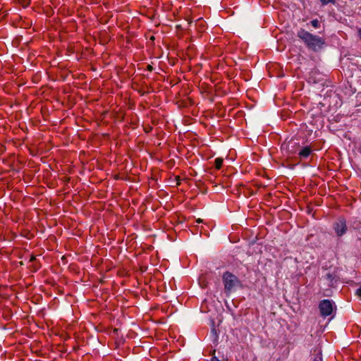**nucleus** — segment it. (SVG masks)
Masks as SVG:
<instances>
[{"mask_svg": "<svg viewBox=\"0 0 361 361\" xmlns=\"http://www.w3.org/2000/svg\"><path fill=\"white\" fill-rule=\"evenodd\" d=\"M356 294L361 299V286L357 289Z\"/></svg>", "mask_w": 361, "mask_h": 361, "instance_id": "9d476101", "label": "nucleus"}, {"mask_svg": "<svg viewBox=\"0 0 361 361\" xmlns=\"http://www.w3.org/2000/svg\"><path fill=\"white\" fill-rule=\"evenodd\" d=\"M224 159L221 157L216 158L214 160V165L216 169H220L222 166Z\"/></svg>", "mask_w": 361, "mask_h": 361, "instance_id": "0eeeda50", "label": "nucleus"}, {"mask_svg": "<svg viewBox=\"0 0 361 361\" xmlns=\"http://www.w3.org/2000/svg\"><path fill=\"white\" fill-rule=\"evenodd\" d=\"M318 307L321 316L324 318L331 315V314L334 312V310L336 308L334 302L329 299H324L321 300L319 303Z\"/></svg>", "mask_w": 361, "mask_h": 361, "instance_id": "7ed1b4c3", "label": "nucleus"}, {"mask_svg": "<svg viewBox=\"0 0 361 361\" xmlns=\"http://www.w3.org/2000/svg\"><path fill=\"white\" fill-rule=\"evenodd\" d=\"M358 35H359V37H360V39H361V28H360V29L358 30Z\"/></svg>", "mask_w": 361, "mask_h": 361, "instance_id": "ddd939ff", "label": "nucleus"}, {"mask_svg": "<svg viewBox=\"0 0 361 361\" xmlns=\"http://www.w3.org/2000/svg\"><path fill=\"white\" fill-rule=\"evenodd\" d=\"M324 279L327 281L329 286H332L334 283V280L335 279V275L331 273H327Z\"/></svg>", "mask_w": 361, "mask_h": 361, "instance_id": "423d86ee", "label": "nucleus"}, {"mask_svg": "<svg viewBox=\"0 0 361 361\" xmlns=\"http://www.w3.org/2000/svg\"><path fill=\"white\" fill-rule=\"evenodd\" d=\"M333 228L337 236L343 235L348 230L346 221L343 218L338 219L334 223Z\"/></svg>", "mask_w": 361, "mask_h": 361, "instance_id": "20e7f679", "label": "nucleus"}, {"mask_svg": "<svg viewBox=\"0 0 361 361\" xmlns=\"http://www.w3.org/2000/svg\"><path fill=\"white\" fill-rule=\"evenodd\" d=\"M297 36L308 49L314 51L321 49L325 44V41L322 37L312 35L305 29H300L298 32Z\"/></svg>", "mask_w": 361, "mask_h": 361, "instance_id": "f257e3e1", "label": "nucleus"}, {"mask_svg": "<svg viewBox=\"0 0 361 361\" xmlns=\"http://www.w3.org/2000/svg\"><path fill=\"white\" fill-rule=\"evenodd\" d=\"M222 279L226 293H231L235 287L240 285V281L238 277L229 271L224 273Z\"/></svg>", "mask_w": 361, "mask_h": 361, "instance_id": "f03ea898", "label": "nucleus"}, {"mask_svg": "<svg viewBox=\"0 0 361 361\" xmlns=\"http://www.w3.org/2000/svg\"><path fill=\"white\" fill-rule=\"evenodd\" d=\"M320 1L322 4V5H326L330 3H334L335 0H320Z\"/></svg>", "mask_w": 361, "mask_h": 361, "instance_id": "1a4fd4ad", "label": "nucleus"}, {"mask_svg": "<svg viewBox=\"0 0 361 361\" xmlns=\"http://www.w3.org/2000/svg\"><path fill=\"white\" fill-rule=\"evenodd\" d=\"M298 151V154L300 159H305L310 157L312 152V149L310 146H305L302 147L300 149H290V153L294 154Z\"/></svg>", "mask_w": 361, "mask_h": 361, "instance_id": "39448f33", "label": "nucleus"}, {"mask_svg": "<svg viewBox=\"0 0 361 361\" xmlns=\"http://www.w3.org/2000/svg\"><path fill=\"white\" fill-rule=\"evenodd\" d=\"M35 257L34 256H32L30 261H33V260H35Z\"/></svg>", "mask_w": 361, "mask_h": 361, "instance_id": "4468645a", "label": "nucleus"}, {"mask_svg": "<svg viewBox=\"0 0 361 361\" xmlns=\"http://www.w3.org/2000/svg\"><path fill=\"white\" fill-rule=\"evenodd\" d=\"M211 361H220L217 357H213L211 360Z\"/></svg>", "mask_w": 361, "mask_h": 361, "instance_id": "9b49d317", "label": "nucleus"}, {"mask_svg": "<svg viewBox=\"0 0 361 361\" xmlns=\"http://www.w3.org/2000/svg\"><path fill=\"white\" fill-rule=\"evenodd\" d=\"M310 23L314 28H318L320 25L319 21L317 19L312 20Z\"/></svg>", "mask_w": 361, "mask_h": 361, "instance_id": "6e6552de", "label": "nucleus"}, {"mask_svg": "<svg viewBox=\"0 0 361 361\" xmlns=\"http://www.w3.org/2000/svg\"><path fill=\"white\" fill-rule=\"evenodd\" d=\"M152 69H153V68H152V66L151 65H148L147 66V70L151 71H152Z\"/></svg>", "mask_w": 361, "mask_h": 361, "instance_id": "f8f14e48", "label": "nucleus"}]
</instances>
